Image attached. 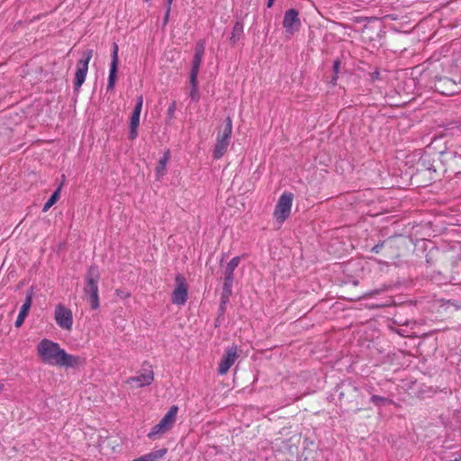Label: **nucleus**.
<instances>
[{
	"label": "nucleus",
	"mask_w": 461,
	"mask_h": 461,
	"mask_svg": "<svg viewBox=\"0 0 461 461\" xmlns=\"http://www.w3.org/2000/svg\"><path fill=\"white\" fill-rule=\"evenodd\" d=\"M40 360L49 366L75 368L82 363L80 357L68 354L58 342L42 339L36 346Z\"/></svg>",
	"instance_id": "1"
},
{
	"label": "nucleus",
	"mask_w": 461,
	"mask_h": 461,
	"mask_svg": "<svg viewBox=\"0 0 461 461\" xmlns=\"http://www.w3.org/2000/svg\"><path fill=\"white\" fill-rule=\"evenodd\" d=\"M171 429H172L171 428H169L168 426H167L166 424L162 423L159 420L158 423H157L150 429L147 437L149 439L155 440V439L162 438L164 435H166Z\"/></svg>",
	"instance_id": "14"
},
{
	"label": "nucleus",
	"mask_w": 461,
	"mask_h": 461,
	"mask_svg": "<svg viewBox=\"0 0 461 461\" xmlns=\"http://www.w3.org/2000/svg\"><path fill=\"white\" fill-rule=\"evenodd\" d=\"M4 389V384H0V391Z\"/></svg>",
	"instance_id": "36"
},
{
	"label": "nucleus",
	"mask_w": 461,
	"mask_h": 461,
	"mask_svg": "<svg viewBox=\"0 0 461 461\" xmlns=\"http://www.w3.org/2000/svg\"><path fill=\"white\" fill-rule=\"evenodd\" d=\"M100 278L98 267L91 266L86 276L84 293L89 296L91 308L96 310L100 306L98 294V281Z\"/></svg>",
	"instance_id": "2"
},
{
	"label": "nucleus",
	"mask_w": 461,
	"mask_h": 461,
	"mask_svg": "<svg viewBox=\"0 0 461 461\" xmlns=\"http://www.w3.org/2000/svg\"><path fill=\"white\" fill-rule=\"evenodd\" d=\"M178 410L179 409L177 405H172L161 418L160 421L168 426L169 428L173 429L176 422Z\"/></svg>",
	"instance_id": "16"
},
{
	"label": "nucleus",
	"mask_w": 461,
	"mask_h": 461,
	"mask_svg": "<svg viewBox=\"0 0 461 461\" xmlns=\"http://www.w3.org/2000/svg\"><path fill=\"white\" fill-rule=\"evenodd\" d=\"M60 191H61V186H59L54 192L53 194H51V196L48 199V201L44 203L43 205V208H42V212H48L51 206H53L57 201L59 200V194H60Z\"/></svg>",
	"instance_id": "18"
},
{
	"label": "nucleus",
	"mask_w": 461,
	"mask_h": 461,
	"mask_svg": "<svg viewBox=\"0 0 461 461\" xmlns=\"http://www.w3.org/2000/svg\"><path fill=\"white\" fill-rule=\"evenodd\" d=\"M202 61V58L194 57L190 72L199 73Z\"/></svg>",
	"instance_id": "23"
},
{
	"label": "nucleus",
	"mask_w": 461,
	"mask_h": 461,
	"mask_svg": "<svg viewBox=\"0 0 461 461\" xmlns=\"http://www.w3.org/2000/svg\"><path fill=\"white\" fill-rule=\"evenodd\" d=\"M24 320H25V317H23L22 315H18L16 318V321L14 322V326L16 328H20L23 325V323L24 322Z\"/></svg>",
	"instance_id": "27"
},
{
	"label": "nucleus",
	"mask_w": 461,
	"mask_h": 461,
	"mask_svg": "<svg viewBox=\"0 0 461 461\" xmlns=\"http://www.w3.org/2000/svg\"><path fill=\"white\" fill-rule=\"evenodd\" d=\"M447 461H461V454H453L452 457Z\"/></svg>",
	"instance_id": "32"
},
{
	"label": "nucleus",
	"mask_w": 461,
	"mask_h": 461,
	"mask_svg": "<svg viewBox=\"0 0 461 461\" xmlns=\"http://www.w3.org/2000/svg\"><path fill=\"white\" fill-rule=\"evenodd\" d=\"M243 28L244 24L242 21L237 20L233 29H232V35L230 37V41L235 43L237 40L240 37V35L243 33Z\"/></svg>",
	"instance_id": "19"
},
{
	"label": "nucleus",
	"mask_w": 461,
	"mask_h": 461,
	"mask_svg": "<svg viewBox=\"0 0 461 461\" xmlns=\"http://www.w3.org/2000/svg\"><path fill=\"white\" fill-rule=\"evenodd\" d=\"M170 158V152L167 150L158 160L155 169V176L157 180H161L167 173V165Z\"/></svg>",
	"instance_id": "15"
},
{
	"label": "nucleus",
	"mask_w": 461,
	"mask_h": 461,
	"mask_svg": "<svg viewBox=\"0 0 461 461\" xmlns=\"http://www.w3.org/2000/svg\"><path fill=\"white\" fill-rule=\"evenodd\" d=\"M232 134V122L230 117L226 119L223 131L218 134L212 151V157L218 160L223 157L230 144Z\"/></svg>",
	"instance_id": "3"
},
{
	"label": "nucleus",
	"mask_w": 461,
	"mask_h": 461,
	"mask_svg": "<svg viewBox=\"0 0 461 461\" xmlns=\"http://www.w3.org/2000/svg\"><path fill=\"white\" fill-rule=\"evenodd\" d=\"M283 26L289 34H294L301 26L299 13L297 10L291 8L285 11L283 20Z\"/></svg>",
	"instance_id": "10"
},
{
	"label": "nucleus",
	"mask_w": 461,
	"mask_h": 461,
	"mask_svg": "<svg viewBox=\"0 0 461 461\" xmlns=\"http://www.w3.org/2000/svg\"><path fill=\"white\" fill-rule=\"evenodd\" d=\"M205 41L204 40H200L196 42L195 44V48H194V57H198V58H203V55H204V51H205Z\"/></svg>",
	"instance_id": "21"
},
{
	"label": "nucleus",
	"mask_w": 461,
	"mask_h": 461,
	"mask_svg": "<svg viewBox=\"0 0 461 461\" xmlns=\"http://www.w3.org/2000/svg\"><path fill=\"white\" fill-rule=\"evenodd\" d=\"M167 451V448L154 450V451L145 454L140 457H137V458L133 459L132 461H158L159 458L163 457L166 455Z\"/></svg>",
	"instance_id": "17"
},
{
	"label": "nucleus",
	"mask_w": 461,
	"mask_h": 461,
	"mask_svg": "<svg viewBox=\"0 0 461 461\" xmlns=\"http://www.w3.org/2000/svg\"><path fill=\"white\" fill-rule=\"evenodd\" d=\"M172 3H173V0H167V6L166 7L171 8Z\"/></svg>",
	"instance_id": "35"
},
{
	"label": "nucleus",
	"mask_w": 461,
	"mask_h": 461,
	"mask_svg": "<svg viewBox=\"0 0 461 461\" xmlns=\"http://www.w3.org/2000/svg\"><path fill=\"white\" fill-rule=\"evenodd\" d=\"M118 52H119V47L116 42H113V50L111 54V64H110V70H109V77H108V83H107V91H113L115 86L116 78H117V69H118Z\"/></svg>",
	"instance_id": "11"
},
{
	"label": "nucleus",
	"mask_w": 461,
	"mask_h": 461,
	"mask_svg": "<svg viewBox=\"0 0 461 461\" xmlns=\"http://www.w3.org/2000/svg\"><path fill=\"white\" fill-rule=\"evenodd\" d=\"M54 319L57 325L67 331H70L73 326L72 311L65 305L59 303L55 307Z\"/></svg>",
	"instance_id": "7"
},
{
	"label": "nucleus",
	"mask_w": 461,
	"mask_h": 461,
	"mask_svg": "<svg viewBox=\"0 0 461 461\" xmlns=\"http://www.w3.org/2000/svg\"><path fill=\"white\" fill-rule=\"evenodd\" d=\"M339 67H340V61L339 59H336L334 62H333V72H334V77H332V82L335 83L338 79V74H339Z\"/></svg>",
	"instance_id": "25"
},
{
	"label": "nucleus",
	"mask_w": 461,
	"mask_h": 461,
	"mask_svg": "<svg viewBox=\"0 0 461 461\" xmlns=\"http://www.w3.org/2000/svg\"><path fill=\"white\" fill-rule=\"evenodd\" d=\"M175 110H176V103H175V102H173V103L169 105V107H168V109H167V113H168V115H169V116H173V114H174V113H175Z\"/></svg>",
	"instance_id": "28"
},
{
	"label": "nucleus",
	"mask_w": 461,
	"mask_h": 461,
	"mask_svg": "<svg viewBox=\"0 0 461 461\" xmlns=\"http://www.w3.org/2000/svg\"><path fill=\"white\" fill-rule=\"evenodd\" d=\"M199 73L190 72L189 82L191 88H198L197 77Z\"/></svg>",
	"instance_id": "24"
},
{
	"label": "nucleus",
	"mask_w": 461,
	"mask_h": 461,
	"mask_svg": "<svg viewBox=\"0 0 461 461\" xmlns=\"http://www.w3.org/2000/svg\"><path fill=\"white\" fill-rule=\"evenodd\" d=\"M154 381V373L150 367L142 369V372L135 376H131L126 380V384H137L138 387L149 385Z\"/></svg>",
	"instance_id": "13"
},
{
	"label": "nucleus",
	"mask_w": 461,
	"mask_h": 461,
	"mask_svg": "<svg viewBox=\"0 0 461 461\" xmlns=\"http://www.w3.org/2000/svg\"><path fill=\"white\" fill-rule=\"evenodd\" d=\"M190 98L192 101L197 102L200 98L198 88H191Z\"/></svg>",
	"instance_id": "26"
},
{
	"label": "nucleus",
	"mask_w": 461,
	"mask_h": 461,
	"mask_svg": "<svg viewBox=\"0 0 461 461\" xmlns=\"http://www.w3.org/2000/svg\"><path fill=\"white\" fill-rule=\"evenodd\" d=\"M294 194L290 192L283 193L274 210V218L282 224L290 215L293 205Z\"/></svg>",
	"instance_id": "5"
},
{
	"label": "nucleus",
	"mask_w": 461,
	"mask_h": 461,
	"mask_svg": "<svg viewBox=\"0 0 461 461\" xmlns=\"http://www.w3.org/2000/svg\"><path fill=\"white\" fill-rule=\"evenodd\" d=\"M383 246H384L383 242L382 243H378L375 246H374L371 250L374 253H379V251L383 248Z\"/></svg>",
	"instance_id": "30"
},
{
	"label": "nucleus",
	"mask_w": 461,
	"mask_h": 461,
	"mask_svg": "<svg viewBox=\"0 0 461 461\" xmlns=\"http://www.w3.org/2000/svg\"><path fill=\"white\" fill-rule=\"evenodd\" d=\"M240 263V257L232 258L227 264L224 270V278L222 284L221 301L225 303L232 294V285L234 280V271Z\"/></svg>",
	"instance_id": "4"
},
{
	"label": "nucleus",
	"mask_w": 461,
	"mask_h": 461,
	"mask_svg": "<svg viewBox=\"0 0 461 461\" xmlns=\"http://www.w3.org/2000/svg\"><path fill=\"white\" fill-rule=\"evenodd\" d=\"M170 10H171V8L166 7V14H165V16H164V19H163L164 25H166L167 23V22H168Z\"/></svg>",
	"instance_id": "29"
},
{
	"label": "nucleus",
	"mask_w": 461,
	"mask_h": 461,
	"mask_svg": "<svg viewBox=\"0 0 461 461\" xmlns=\"http://www.w3.org/2000/svg\"><path fill=\"white\" fill-rule=\"evenodd\" d=\"M176 286L172 294V303L184 305L187 301V285L185 279L181 275L176 276Z\"/></svg>",
	"instance_id": "9"
},
{
	"label": "nucleus",
	"mask_w": 461,
	"mask_h": 461,
	"mask_svg": "<svg viewBox=\"0 0 461 461\" xmlns=\"http://www.w3.org/2000/svg\"><path fill=\"white\" fill-rule=\"evenodd\" d=\"M93 57V50H86L83 52L82 58L78 59L75 73L74 86L78 90L84 84L87 71L88 64Z\"/></svg>",
	"instance_id": "6"
},
{
	"label": "nucleus",
	"mask_w": 461,
	"mask_h": 461,
	"mask_svg": "<svg viewBox=\"0 0 461 461\" xmlns=\"http://www.w3.org/2000/svg\"><path fill=\"white\" fill-rule=\"evenodd\" d=\"M116 293H117V295H119L122 298H128V297H130V294L127 293V292L117 290Z\"/></svg>",
	"instance_id": "31"
},
{
	"label": "nucleus",
	"mask_w": 461,
	"mask_h": 461,
	"mask_svg": "<svg viewBox=\"0 0 461 461\" xmlns=\"http://www.w3.org/2000/svg\"><path fill=\"white\" fill-rule=\"evenodd\" d=\"M370 401L376 406L384 405V404L392 402L391 400H389L385 397L379 396V395H372L370 398Z\"/></svg>",
	"instance_id": "22"
},
{
	"label": "nucleus",
	"mask_w": 461,
	"mask_h": 461,
	"mask_svg": "<svg viewBox=\"0 0 461 461\" xmlns=\"http://www.w3.org/2000/svg\"><path fill=\"white\" fill-rule=\"evenodd\" d=\"M239 358L238 347L236 345L229 346L225 348L224 353L219 362L218 374L220 375H226L230 368Z\"/></svg>",
	"instance_id": "8"
},
{
	"label": "nucleus",
	"mask_w": 461,
	"mask_h": 461,
	"mask_svg": "<svg viewBox=\"0 0 461 461\" xmlns=\"http://www.w3.org/2000/svg\"><path fill=\"white\" fill-rule=\"evenodd\" d=\"M142 104H143V97H142V95H140L137 98V103L132 111L131 120H130L129 137L131 140H134L138 136V127L140 125V113H141V109H142Z\"/></svg>",
	"instance_id": "12"
},
{
	"label": "nucleus",
	"mask_w": 461,
	"mask_h": 461,
	"mask_svg": "<svg viewBox=\"0 0 461 461\" xmlns=\"http://www.w3.org/2000/svg\"><path fill=\"white\" fill-rule=\"evenodd\" d=\"M32 302V293H30L26 295L25 301L23 303V305L21 306L18 315H22L26 318L29 313V311L31 309Z\"/></svg>",
	"instance_id": "20"
},
{
	"label": "nucleus",
	"mask_w": 461,
	"mask_h": 461,
	"mask_svg": "<svg viewBox=\"0 0 461 461\" xmlns=\"http://www.w3.org/2000/svg\"><path fill=\"white\" fill-rule=\"evenodd\" d=\"M379 77V72L378 71H375L372 74V78L375 80V79H377Z\"/></svg>",
	"instance_id": "33"
},
{
	"label": "nucleus",
	"mask_w": 461,
	"mask_h": 461,
	"mask_svg": "<svg viewBox=\"0 0 461 461\" xmlns=\"http://www.w3.org/2000/svg\"><path fill=\"white\" fill-rule=\"evenodd\" d=\"M274 2H275V0H268V1H267V6L268 8L272 7V5H273Z\"/></svg>",
	"instance_id": "34"
}]
</instances>
